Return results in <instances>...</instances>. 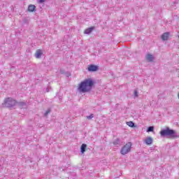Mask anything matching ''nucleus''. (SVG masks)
Masks as SVG:
<instances>
[{
	"mask_svg": "<svg viewBox=\"0 0 179 179\" xmlns=\"http://www.w3.org/2000/svg\"><path fill=\"white\" fill-rule=\"evenodd\" d=\"M86 148H87V145L86 144H82L80 148L81 153H85V152H86Z\"/></svg>",
	"mask_w": 179,
	"mask_h": 179,
	"instance_id": "ddd939ff",
	"label": "nucleus"
},
{
	"mask_svg": "<svg viewBox=\"0 0 179 179\" xmlns=\"http://www.w3.org/2000/svg\"><path fill=\"white\" fill-rule=\"evenodd\" d=\"M145 145H152L153 143V138L150 136L147 137L145 140Z\"/></svg>",
	"mask_w": 179,
	"mask_h": 179,
	"instance_id": "6e6552de",
	"label": "nucleus"
},
{
	"mask_svg": "<svg viewBox=\"0 0 179 179\" xmlns=\"http://www.w3.org/2000/svg\"><path fill=\"white\" fill-rule=\"evenodd\" d=\"M99 69V66L96 65L91 64L90 66H88V71L90 72H96Z\"/></svg>",
	"mask_w": 179,
	"mask_h": 179,
	"instance_id": "423d86ee",
	"label": "nucleus"
},
{
	"mask_svg": "<svg viewBox=\"0 0 179 179\" xmlns=\"http://www.w3.org/2000/svg\"><path fill=\"white\" fill-rule=\"evenodd\" d=\"M94 117V115L91 114L89 116H87V120H92V118H93Z\"/></svg>",
	"mask_w": 179,
	"mask_h": 179,
	"instance_id": "a211bd4d",
	"label": "nucleus"
},
{
	"mask_svg": "<svg viewBox=\"0 0 179 179\" xmlns=\"http://www.w3.org/2000/svg\"><path fill=\"white\" fill-rule=\"evenodd\" d=\"M94 29V27H90L87 29L85 30V34H90V33H92L93 31V29Z\"/></svg>",
	"mask_w": 179,
	"mask_h": 179,
	"instance_id": "f8f14e48",
	"label": "nucleus"
},
{
	"mask_svg": "<svg viewBox=\"0 0 179 179\" xmlns=\"http://www.w3.org/2000/svg\"><path fill=\"white\" fill-rule=\"evenodd\" d=\"M16 106H18L20 108H26L27 107L25 102H17Z\"/></svg>",
	"mask_w": 179,
	"mask_h": 179,
	"instance_id": "9d476101",
	"label": "nucleus"
},
{
	"mask_svg": "<svg viewBox=\"0 0 179 179\" xmlns=\"http://www.w3.org/2000/svg\"><path fill=\"white\" fill-rule=\"evenodd\" d=\"M178 99H179V92L178 93Z\"/></svg>",
	"mask_w": 179,
	"mask_h": 179,
	"instance_id": "412c9836",
	"label": "nucleus"
},
{
	"mask_svg": "<svg viewBox=\"0 0 179 179\" xmlns=\"http://www.w3.org/2000/svg\"><path fill=\"white\" fill-rule=\"evenodd\" d=\"M41 55H43V50L41 49L37 50L35 53L36 58L40 59L41 58Z\"/></svg>",
	"mask_w": 179,
	"mask_h": 179,
	"instance_id": "1a4fd4ad",
	"label": "nucleus"
},
{
	"mask_svg": "<svg viewBox=\"0 0 179 179\" xmlns=\"http://www.w3.org/2000/svg\"><path fill=\"white\" fill-rule=\"evenodd\" d=\"M169 37H170V32H165L161 36L162 41H167Z\"/></svg>",
	"mask_w": 179,
	"mask_h": 179,
	"instance_id": "39448f33",
	"label": "nucleus"
},
{
	"mask_svg": "<svg viewBox=\"0 0 179 179\" xmlns=\"http://www.w3.org/2000/svg\"><path fill=\"white\" fill-rule=\"evenodd\" d=\"M16 104H17L16 101L12 98H6L4 100V103H3L4 107H8V108L13 107L14 106H16Z\"/></svg>",
	"mask_w": 179,
	"mask_h": 179,
	"instance_id": "20e7f679",
	"label": "nucleus"
},
{
	"mask_svg": "<svg viewBox=\"0 0 179 179\" xmlns=\"http://www.w3.org/2000/svg\"><path fill=\"white\" fill-rule=\"evenodd\" d=\"M120 138H117L116 140H115L114 141H113V145H115V146H117V145H120Z\"/></svg>",
	"mask_w": 179,
	"mask_h": 179,
	"instance_id": "dca6fc26",
	"label": "nucleus"
},
{
	"mask_svg": "<svg viewBox=\"0 0 179 179\" xmlns=\"http://www.w3.org/2000/svg\"><path fill=\"white\" fill-rule=\"evenodd\" d=\"M93 80L91 78L85 79L81 82L78 86V92L80 93H87L92 90L93 87Z\"/></svg>",
	"mask_w": 179,
	"mask_h": 179,
	"instance_id": "f257e3e1",
	"label": "nucleus"
},
{
	"mask_svg": "<svg viewBox=\"0 0 179 179\" xmlns=\"http://www.w3.org/2000/svg\"><path fill=\"white\" fill-rule=\"evenodd\" d=\"M127 125H128V127H130V128H134V127H135V123H134V122H127Z\"/></svg>",
	"mask_w": 179,
	"mask_h": 179,
	"instance_id": "4468645a",
	"label": "nucleus"
},
{
	"mask_svg": "<svg viewBox=\"0 0 179 179\" xmlns=\"http://www.w3.org/2000/svg\"><path fill=\"white\" fill-rule=\"evenodd\" d=\"M134 99L135 97H138V93L137 90H134Z\"/></svg>",
	"mask_w": 179,
	"mask_h": 179,
	"instance_id": "f3484780",
	"label": "nucleus"
},
{
	"mask_svg": "<svg viewBox=\"0 0 179 179\" xmlns=\"http://www.w3.org/2000/svg\"><path fill=\"white\" fill-rule=\"evenodd\" d=\"M39 3H43V2H45V0H38Z\"/></svg>",
	"mask_w": 179,
	"mask_h": 179,
	"instance_id": "aec40b11",
	"label": "nucleus"
},
{
	"mask_svg": "<svg viewBox=\"0 0 179 179\" xmlns=\"http://www.w3.org/2000/svg\"><path fill=\"white\" fill-rule=\"evenodd\" d=\"M29 12H34L36 10V6L31 4L28 7Z\"/></svg>",
	"mask_w": 179,
	"mask_h": 179,
	"instance_id": "9b49d317",
	"label": "nucleus"
},
{
	"mask_svg": "<svg viewBox=\"0 0 179 179\" xmlns=\"http://www.w3.org/2000/svg\"><path fill=\"white\" fill-rule=\"evenodd\" d=\"M131 148H132V143L131 142L126 143L120 150L121 155L122 156H125V155H128V153L131 152Z\"/></svg>",
	"mask_w": 179,
	"mask_h": 179,
	"instance_id": "7ed1b4c3",
	"label": "nucleus"
},
{
	"mask_svg": "<svg viewBox=\"0 0 179 179\" xmlns=\"http://www.w3.org/2000/svg\"><path fill=\"white\" fill-rule=\"evenodd\" d=\"M155 131V127L153 126H150L148 128L147 132H153Z\"/></svg>",
	"mask_w": 179,
	"mask_h": 179,
	"instance_id": "2eb2a0df",
	"label": "nucleus"
},
{
	"mask_svg": "<svg viewBox=\"0 0 179 179\" xmlns=\"http://www.w3.org/2000/svg\"><path fill=\"white\" fill-rule=\"evenodd\" d=\"M161 136H169V138H172L174 139V138H178V134H177V132L174 131L173 129H171L169 127H166L164 129H162L160 131Z\"/></svg>",
	"mask_w": 179,
	"mask_h": 179,
	"instance_id": "f03ea898",
	"label": "nucleus"
},
{
	"mask_svg": "<svg viewBox=\"0 0 179 179\" xmlns=\"http://www.w3.org/2000/svg\"><path fill=\"white\" fill-rule=\"evenodd\" d=\"M145 59L148 62H153V60L155 59V57L152 55L147 54L145 56Z\"/></svg>",
	"mask_w": 179,
	"mask_h": 179,
	"instance_id": "0eeeda50",
	"label": "nucleus"
},
{
	"mask_svg": "<svg viewBox=\"0 0 179 179\" xmlns=\"http://www.w3.org/2000/svg\"><path fill=\"white\" fill-rule=\"evenodd\" d=\"M50 112L51 111L50 110H46V112L44 114L45 117H47L50 114Z\"/></svg>",
	"mask_w": 179,
	"mask_h": 179,
	"instance_id": "6ab92c4d",
	"label": "nucleus"
}]
</instances>
